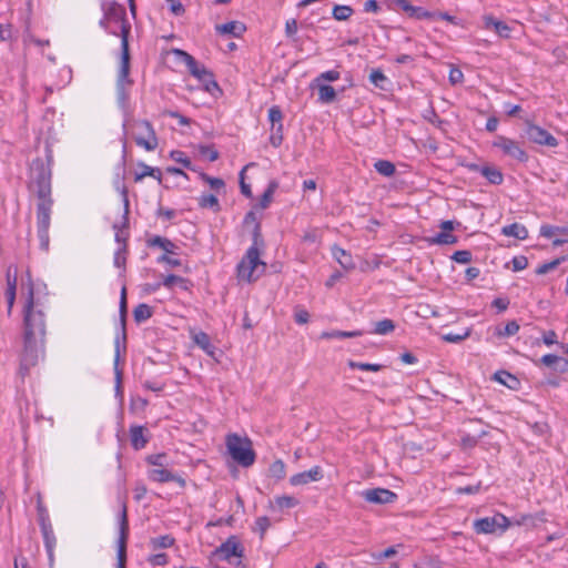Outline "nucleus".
Here are the masks:
<instances>
[{
	"label": "nucleus",
	"mask_w": 568,
	"mask_h": 568,
	"mask_svg": "<svg viewBox=\"0 0 568 568\" xmlns=\"http://www.w3.org/2000/svg\"><path fill=\"white\" fill-rule=\"evenodd\" d=\"M374 168L376 172L386 178L393 176L396 172L395 164L388 160L376 161Z\"/></svg>",
	"instance_id": "34"
},
{
	"label": "nucleus",
	"mask_w": 568,
	"mask_h": 568,
	"mask_svg": "<svg viewBox=\"0 0 568 568\" xmlns=\"http://www.w3.org/2000/svg\"><path fill=\"white\" fill-rule=\"evenodd\" d=\"M149 479L156 481V483H169V481H175L181 487H185L186 481L183 477L173 474L169 469L165 468H153L149 470L148 473Z\"/></svg>",
	"instance_id": "18"
},
{
	"label": "nucleus",
	"mask_w": 568,
	"mask_h": 568,
	"mask_svg": "<svg viewBox=\"0 0 568 568\" xmlns=\"http://www.w3.org/2000/svg\"><path fill=\"white\" fill-rule=\"evenodd\" d=\"M119 538L116 551V568H126V545L129 539V519L128 508L125 503L122 504L121 510L118 515Z\"/></svg>",
	"instance_id": "9"
},
{
	"label": "nucleus",
	"mask_w": 568,
	"mask_h": 568,
	"mask_svg": "<svg viewBox=\"0 0 568 568\" xmlns=\"http://www.w3.org/2000/svg\"><path fill=\"white\" fill-rule=\"evenodd\" d=\"M362 335V332L361 331H338V329H335V331H331V332H323L321 334V338L323 339H333V338H352V337H357V336H361Z\"/></svg>",
	"instance_id": "33"
},
{
	"label": "nucleus",
	"mask_w": 568,
	"mask_h": 568,
	"mask_svg": "<svg viewBox=\"0 0 568 568\" xmlns=\"http://www.w3.org/2000/svg\"><path fill=\"white\" fill-rule=\"evenodd\" d=\"M200 178H201L202 181L207 183L212 190H214L216 192H220L225 186L224 181L222 179H220V178H213V176H210L209 174L203 173V172L200 173Z\"/></svg>",
	"instance_id": "47"
},
{
	"label": "nucleus",
	"mask_w": 568,
	"mask_h": 568,
	"mask_svg": "<svg viewBox=\"0 0 568 568\" xmlns=\"http://www.w3.org/2000/svg\"><path fill=\"white\" fill-rule=\"evenodd\" d=\"M486 433L481 432L478 436H471L469 434H465L460 438L462 446L464 448H473L477 445L478 439L483 437Z\"/></svg>",
	"instance_id": "58"
},
{
	"label": "nucleus",
	"mask_w": 568,
	"mask_h": 568,
	"mask_svg": "<svg viewBox=\"0 0 568 568\" xmlns=\"http://www.w3.org/2000/svg\"><path fill=\"white\" fill-rule=\"evenodd\" d=\"M171 53L175 55L180 61L185 63L190 74L203 84L204 91L215 98L222 94V90L219 83L215 81L213 72L210 71L203 63L196 61L193 55L182 49L174 48L171 50Z\"/></svg>",
	"instance_id": "4"
},
{
	"label": "nucleus",
	"mask_w": 568,
	"mask_h": 568,
	"mask_svg": "<svg viewBox=\"0 0 568 568\" xmlns=\"http://www.w3.org/2000/svg\"><path fill=\"white\" fill-rule=\"evenodd\" d=\"M171 159L178 163H181L185 169L193 170L191 160L182 151H172L170 154Z\"/></svg>",
	"instance_id": "55"
},
{
	"label": "nucleus",
	"mask_w": 568,
	"mask_h": 568,
	"mask_svg": "<svg viewBox=\"0 0 568 568\" xmlns=\"http://www.w3.org/2000/svg\"><path fill=\"white\" fill-rule=\"evenodd\" d=\"M271 527V520L267 516L257 517L253 530L260 534V538L263 539L267 529Z\"/></svg>",
	"instance_id": "45"
},
{
	"label": "nucleus",
	"mask_w": 568,
	"mask_h": 568,
	"mask_svg": "<svg viewBox=\"0 0 568 568\" xmlns=\"http://www.w3.org/2000/svg\"><path fill=\"white\" fill-rule=\"evenodd\" d=\"M354 10L349 6H343V4H336L333 8V18L337 21H345L347 20L352 14Z\"/></svg>",
	"instance_id": "43"
},
{
	"label": "nucleus",
	"mask_w": 568,
	"mask_h": 568,
	"mask_svg": "<svg viewBox=\"0 0 568 568\" xmlns=\"http://www.w3.org/2000/svg\"><path fill=\"white\" fill-rule=\"evenodd\" d=\"M369 80L377 88L384 89V83L387 81V78L382 70L376 69L371 72Z\"/></svg>",
	"instance_id": "56"
},
{
	"label": "nucleus",
	"mask_w": 568,
	"mask_h": 568,
	"mask_svg": "<svg viewBox=\"0 0 568 568\" xmlns=\"http://www.w3.org/2000/svg\"><path fill=\"white\" fill-rule=\"evenodd\" d=\"M138 166L141 169V172H136L135 173V175H134V181L135 182H140L145 176H150L154 172H158V168H152V166H150V165H148V164H145L143 162H139Z\"/></svg>",
	"instance_id": "51"
},
{
	"label": "nucleus",
	"mask_w": 568,
	"mask_h": 568,
	"mask_svg": "<svg viewBox=\"0 0 568 568\" xmlns=\"http://www.w3.org/2000/svg\"><path fill=\"white\" fill-rule=\"evenodd\" d=\"M47 151V163L43 159L37 158L30 165V187L34 190L38 196L37 204V234L40 247L43 251L49 250L50 237L49 229L51 222V212L53 200L51 199V163L52 151L49 146Z\"/></svg>",
	"instance_id": "2"
},
{
	"label": "nucleus",
	"mask_w": 568,
	"mask_h": 568,
	"mask_svg": "<svg viewBox=\"0 0 568 568\" xmlns=\"http://www.w3.org/2000/svg\"><path fill=\"white\" fill-rule=\"evenodd\" d=\"M119 312H120V321H121V325H122V329H123V337L125 338V320H126V288H125V286H123L121 290Z\"/></svg>",
	"instance_id": "46"
},
{
	"label": "nucleus",
	"mask_w": 568,
	"mask_h": 568,
	"mask_svg": "<svg viewBox=\"0 0 568 568\" xmlns=\"http://www.w3.org/2000/svg\"><path fill=\"white\" fill-rule=\"evenodd\" d=\"M283 112L278 105H273L268 109L267 119L271 123V138L270 142L273 146L277 148L283 141Z\"/></svg>",
	"instance_id": "13"
},
{
	"label": "nucleus",
	"mask_w": 568,
	"mask_h": 568,
	"mask_svg": "<svg viewBox=\"0 0 568 568\" xmlns=\"http://www.w3.org/2000/svg\"><path fill=\"white\" fill-rule=\"evenodd\" d=\"M152 315H153L152 307L145 303H140L133 310V317L138 324L148 321L149 318L152 317Z\"/></svg>",
	"instance_id": "27"
},
{
	"label": "nucleus",
	"mask_w": 568,
	"mask_h": 568,
	"mask_svg": "<svg viewBox=\"0 0 568 568\" xmlns=\"http://www.w3.org/2000/svg\"><path fill=\"white\" fill-rule=\"evenodd\" d=\"M133 81L130 78V51L121 52L120 67L116 77V100L125 106L130 99Z\"/></svg>",
	"instance_id": "7"
},
{
	"label": "nucleus",
	"mask_w": 568,
	"mask_h": 568,
	"mask_svg": "<svg viewBox=\"0 0 568 568\" xmlns=\"http://www.w3.org/2000/svg\"><path fill=\"white\" fill-rule=\"evenodd\" d=\"M519 331V324L517 321H509L504 327H497L495 334L498 337H509L517 334Z\"/></svg>",
	"instance_id": "42"
},
{
	"label": "nucleus",
	"mask_w": 568,
	"mask_h": 568,
	"mask_svg": "<svg viewBox=\"0 0 568 568\" xmlns=\"http://www.w3.org/2000/svg\"><path fill=\"white\" fill-rule=\"evenodd\" d=\"M162 284L166 287V288H172L174 285H180L181 287L183 288H186V284H187V280L179 276V275H175V274H169L164 277Z\"/></svg>",
	"instance_id": "48"
},
{
	"label": "nucleus",
	"mask_w": 568,
	"mask_h": 568,
	"mask_svg": "<svg viewBox=\"0 0 568 568\" xmlns=\"http://www.w3.org/2000/svg\"><path fill=\"white\" fill-rule=\"evenodd\" d=\"M316 85L318 89V100L322 103L328 104L335 100L336 92L332 85L325 83H316Z\"/></svg>",
	"instance_id": "28"
},
{
	"label": "nucleus",
	"mask_w": 568,
	"mask_h": 568,
	"mask_svg": "<svg viewBox=\"0 0 568 568\" xmlns=\"http://www.w3.org/2000/svg\"><path fill=\"white\" fill-rule=\"evenodd\" d=\"M40 529L42 532L45 550L48 552L49 558L52 560L54 548L57 546V538H55V535L53 531L52 524L47 523V524L40 525Z\"/></svg>",
	"instance_id": "20"
},
{
	"label": "nucleus",
	"mask_w": 568,
	"mask_h": 568,
	"mask_svg": "<svg viewBox=\"0 0 568 568\" xmlns=\"http://www.w3.org/2000/svg\"><path fill=\"white\" fill-rule=\"evenodd\" d=\"M277 187H278V183L276 181L273 180L268 183L266 190L264 191V193L262 194V196L260 199L258 205L261 209L268 207V205L272 202L273 194L275 193Z\"/></svg>",
	"instance_id": "38"
},
{
	"label": "nucleus",
	"mask_w": 568,
	"mask_h": 568,
	"mask_svg": "<svg viewBox=\"0 0 568 568\" xmlns=\"http://www.w3.org/2000/svg\"><path fill=\"white\" fill-rule=\"evenodd\" d=\"M501 234L505 236H513L518 240H526L528 237V230L523 224L511 223L501 229Z\"/></svg>",
	"instance_id": "24"
},
{
	"label": "nucleus",
	"mask_w": 568,
	"mask_h": 568,
	"mask_svg": "<svg viewBox=\"0 0 568 568\" xmlns=\"http://www.w3.org/2000/svg\"><path fill=\"white\" fill-rule=\"evenodd\" d=\"M126 255L128 245H120L118 250L114 252L113 264L115 267L121 268L122 273L125 272Z\"/></svg>",
	"instance_id": "41"
},
{
	"label": "nucleus",
	"mask_w": 568,
	"mask_h": 568,
	"mask_svg": "<svg viewBox=\"0 0 568 568\" xmlns=\"http://www.w3.org/2000/svg\"><path fill=\"white\" fill-rule=\"evenodd\" d=\"M510 526L509 519L503 515L497 513L493 517H484L476 519L474 521V530L476 534H503Z\"/></svg>",
	"instance_id": "10"
},
{
	"label": "nucleus",
	"mask_w": 568,
	"mask_h": 568,
	"mask_svg": "<svg viewBox=\"0 0 568 568\" xmlns=\"http://www.w3.org/2000/svg\"><path fill=\"white\" fill-rule=\"evenodd\" d=\"M225 444L227 453L240 466L250 467L255 463L256 454L250 438L230 434L226 436Z\"/></svg>",
	"instance_id": "5"
},
{
	"label": "nucleus",
	"mask_w": 568,
	"mask_h": 568,
	"mask_svg": "<svg viewBox=\"0 0 568 568\" xmlns=\"http://www.w3.org/2000/svg\"><path fill=\"white\" fill-rule=\"evenodd\" d=\"M540 235L547 239L552 237L556 234H568V226H555L550 224H542L540 226Z\"/></svg>",
	"instance_id": "39"
},
{
	"label": "nucleus",
	"mask_w": 568,
	"mask_h": 568,
	"mask_svg": "<svg viewBox=\"0 0 568 568\" xmlns=\"http://www.w3.org/2000/svg\"><path fill=\"white\" fill-rule=\"evenodd\" d=\"M364 499L373 504H392L397 499V495L386 488H372L362 493Z\"/></svg>",
	"instance_id": "16"
},
{
	"label": "nucleus",
	"mask_w": 568,
	"mask_h": 568,
	"mask_svg": "<svg viewBox=\"0 0 568 568\" xmlns=\"http://www.w3.org/2000/svg\"><path fill=\"white\" fill-rule=\"evenodd\" d=\"M402 545H397V546H390L388 548H386L384 551L382 552H377V554H373L372 557L377 560V561H382L386 558H390L393 556H395L397 554V548L400 547Z\"/></svg>",
	"instance_id": "61"
},
{
	"label": "nucleus",
	"mask_w": 568,
	"mask_h": 568,
	"mask_svg": "<svg viewBox=\"0 0 568 568\" xmlns=\"http://www.w3.org/2000/svg\"><path fill=\"white\" fill-rule=\"evenodd\" d=\"M199 206L202 209H211L214 212H219L221 210L217 197L211 193H203L197 199Z\"/></svg>",
	"instance_id": "29"
},
{
	"label": "nucleus",
	"mask_w": 568,
	"mask_h": 568,
	"mask_svg": "<svg viewBox=\"0 0 568 568\" xmlns=\"http://www.w3.org/2000/svg\"><path fill=\"white\" fill-rule=\"evenodd\" d=\"M333 257L339 263V265L345 270H352L355 267V263L353 261L352 255L346 252L344 248L334 245L332 247Z\"/></svg>",
	"instance_id": "23"
},
{
	"label": "nucleus",
	"mask_w": 568,
	"mask_h": 568,
	"mask_svg": "<svg viewBox=\"0 0 568 568\" xmlns=\"http://www.w3.org/2000/svg\"><path fill=\"white\" fill-rule=\"evenodd\" d=\"M485 29H493L498 36L504 38L510 37V27L501 20H497L491 14H486L483 18Z\"/></svg>",
	"instance_id": "19"
},
{
	"label": "nucleus",
	"mask_w": 568,
	"mask_h": 568,
	"mask_svg": "<svg viewBox=\"0 0 568 568\" xmlns=\"http://www.w3.org/2000/svg\"><path fill=\"white\" fill-rule=\"evenodd\" d=\"M174 542H175V539L171 535H163V536L151 538L150 547L153 550L162 549V548H170L174 545Z\"/></svg>",
	"instance_id": "35"
},
{
	"label": "nucleus",
	"mask_w": 568,
	"mask_h": 568,
	"mask_svg": "<svg viewBox=\"0 0 568 568\" xmlns=\"http://www.w3.org/2000/svg\"><path fill=\"white\" fill-rule=\"evenodd\" d=\"M452 260L460 264L469 263L471 261V252L468 250L456 251L452 255Z\"/></svg>",
	"instance_id": "59"
},
{
	"label": "nucleus",
	"mask_w": 568,
	"mask_h": 568,
	"mask_svg": "<svg viewBox=\"0 0 568 568\" xmlns=\"http://www.w3.org/2000/svg\"><path fill=\"white\" fill-rule=\"evenodd\" d=\"M495 381L507 386L510 389H516L519 385V379L506 371H498L494 375Z\"/></svg>",
	"instance_id": "26"
},
{
	"label": "nucleus",
	"mask_w": 568,
	"mask_h": 568,
	"mask_svg": "<svg viewBox=\"0 0 568 568\" xmlns=\"http://www.w3.org/2000/svg\"><path fill=\"white\" fill-rule=\"evenodd\" d=\"M261 251L255 246H250L236 266L239 280L251 283L265 271L266 264L260 258Z\"/></svg>",
	"instance_id": "6"
},
{
	"label": "nucleus",
	"mask_w": 568,
	"mask_h": 568,
	"mask_svg": "<svg viewBox=\"0 0 568 568\" xmlns=\"http://www.w3.org/2000/svg\"><path fill=\"white\" fill-rule=\"evenodd\" d=\"M103 12L99 21V26L108 33L121 38V52L129 50V36L131 32V24L126 20L125 8L116 1H103L101 3Z\"/></svg>",
	"instance_id": "3"
},
{
	"label": "nucleus",
	"mask_w": 568,
	"mask_h": 568,
	"mask_svg": "<svg viewBox=\"0 0 568 568\" xmlns=\"http://www.w3.org/2000/svg\"><path fill=\"white\" fill-rule=\"evenodd\" d=\"M195 343L205 352L212 353V344L210 342V337L206 333L201 332L195 336Z\"/></svg>",
	"instance_id": "54"
},
{
	"label": "nucleus",
	"mask_w": 568,
	"mask_h": 568,
	"mask_svg": "<svg viewBox=\"0 0 568 568\" xmlns=\"http://www.w3.org/2000/svg\"><path fill=\"white\" fill-rule=\"evenodd\" d=\"M341 77L339 72L336 71V70H328V71H325V72H322L316 79H315V82L316 83H323V81H336L338 80Z\"/></svg>",
	"instance_id": "60"
},
{
	"label": "nucleus",
	"mask_w": 568,
	"mask_h": 568,
	"mask_svg": "<svg viewBox=\"0 0 568 568\" xmlns=\"http://www.w3.org/2000/svg\"><path fill=\"white\" fill-rule=\"evenodd\" d=\"M436 14H437L436 11H428V10L424 9L423 7L413 6L408 16L412 18L418 19V20H423V19L435 20Z\"/></svg>",
	"instance_id": "44"
},
{
	"label": "nucleus",
	"mask_w": 568,
	"mask_h": 568,
	"mask_svg": "<svg viewBox=\"0 0 568 568\" xmlns=\"http://www.w3.org/2000/svg\"><path fill=\"white\" fill-rule=\"evenodd\" d=\"M220 559L230 561L232 557L242 558L244 556V547L236 536H230L214 551Z\"/></svg>",
	"instance_id": "14"
},
{
	"label": "nucleus",
	"mask_w": 568,
	"mask_h": 568,
	"mask_svg": "<svg viewBox=\"0 0 568 568\" xmlns=\"http://www.w3.org/2000/svg\"><path fill=\"white\" fill-rule=\"evenodd\" d=\"M148 562L154 567H156V566L163 567L169 564V556L165 552L150 555L148 557Z\"/></svg>",
	"instance_id": "53"
},
{
	"label": "nucleus",
	"mask_w": 568,
	"mask_h": 568,
	"mask_svg": "<svg viewBox=\"0 0 568 568\" xmlns=\"http://www.w3.org/2000/svg\"><path fill=\"white\" fill-rule=\"evenodd\" d=\"M133 139L138 146L152 152L159 146L155 130L149 120H133L131 124Z\"/></svg>",
	"instance_id": "8"
},
{
	"label": "nucleus",
	"mask_w": 568,
	"mask_h": 568,
	"mask_svg": "<svg viewBox=\"0 0 568 568\" xmlns=\"http://www.w3.org/2000/svg\"><path fill=\"white\" fill-rule=\"evenodd\" d=\"M270 476L281 480L286 475V466L285 463L282 459L274 460L268 468Z\"/></svg>",
	"instance_id": "40"
},
{
	"label": "nucleus",
	"mask_w": 568,
	"mask_h": 568,
	"mask_svg": "<svg viewBox=\"0 0 568 568\" xmlns=\"http://www.w3.org/2000/svg\"><path fill=\"white\" fill-rule=\"evenodd\" d=\"M511 264H513V270L515 272H519V271L525 270L528 266V260L526 256H523V255L515 256L511 260Z\"/></svg>",
	"instance_id": "64"
},
{
	"label": "nucleus",
	"mask_w": 568,
	"mask_h": 568,
	"mask_svg": "<svg viewBox=\"0 0 568 568\" xmlns=\"http://www.w3.org/2000/svg\"><path fill=\"white\" fill-rule=\"evenodd\" d=\"M251 165H253V164L251 163V164L245 165V166L241 170V172H240V189H241V193H242L244 196H246V197H252V190H251V185H250V184H247V183H245V181H244V172H245V170H246L248 166H251Z\"/></svg>",
	"instance_id": "62"
},
{
	"label": "nucleus",
	"mask_w": 568,
	"mask_h": 568,
	"mask_svg": "<svg viewBox=\"0 0 568 568\" xmlns=\"http://www.w3.org/2000/svg\"><path fill=\"white\" fill-rule=\"evenodd\" d=\"M116 190L122 195L123 205H124V213L122 215V222L121 224H114L113 229L115 230V242L119 243V245H128V239H129V191L128 187L124 184L118 185Z\"/></svg>",
	"instance_id": "11"
},
{
	"label": "nucleus",
	"mask_w": 568,
	"mask_h": 568,
	"mask_svg": "<svg viewBox=\"0 0 568 568\" xmlns=\"http://www.w3.org/2000/svg\"><path fill=\"white\" fill-rule=\"evenodd\" d=\"M273 503L281 510L294 508L300 504L298 499L288 495L276 496Z\"/></svg>",
	"instance_id": "37"
},
{
	"label": "nucleus",
	"mask_w": 568,
	"mask_h": 568,
	"mask_svg": "<svg viewBox=\"0 0 568 568\" xmlns=\"http://www.w3.org/2000/svg\"><path fill=\"white\" fill-rule=\"evenodd\" d=\"M37 513H38L39 525L51 523L49 511H48L47 507L44 506L40 495H38V500H37Z\"/></svg>",
	"instance_id": "50"
},
{
	"label": "nucleus",
	"mask_w": 568,
	"mask_h": 568,
	"mask_svg": "<svg viewBox=\"0 0 568 568\" xmlns=\"http://www.w3.org/2000/svg\"><path fill=\"white\" fill-rule=\"evenodd\" d=\"M481 175L485 176L489 183L499 185L504 181L501 171L494 165H483Z\"/></svg>",
	"instance_id": "25"
},
{
	"label": "nucleus",
	"mask_w": 568,
	"mask_h": 568,
	"mask_svg": "<svg viewBox=\"0 0 568 568\" xmlns=\"http://www.w3.org/2000/svg\"><path fill=\"white\" fill-rule=\"evenodd\" d=\"M294 320L297 324H306L310 321V313L301 307H295Z\"/></svg>",
	"instance_id": "63"
},
{
	"label": "nucleus",
	"mask_w": 568,
	"mask_h": 568,
	"mask_svg": "<svg viewBox=\"0 0 568 568\" xmlns=\"http://www.w3.org/2000/svg\"><path fill=\"white\" fill-rule=\"evenodd\" d=\"M23 349L20 356L19 375L24 378L43 354L47 325L44 312L34 303L33 285L30 284L23 305Z\"/></svg>",
	"instance_id": "1"
},
{
	"label": "nucleus",
	"mask_w": 568,
	"mask_h": 568,
	"mask_svg": "<svg viewBox=\"0 0 568 568\" xmlns=\"http://www.w3.org/2000/svg\"><path fill=\"white\" fill-rule=\"evenodd\" d=\"M145 428L140 425H133L130 427V440L131 445L135 450L144 448L149 442V438L144 434Z\"/></svg>",
	"instance_id": "21"
},
{
	"label": "nucleus",
	"mask_w": 568,
	"mask_h": 568,
	"mask_svg": "<svg viewBox=\"0 0 568 568\" xmlns=\"http://www.w3.org/2000/svg\"><path fill=\"white\" fill-rule=\"evenodd\" d=\"M200 154L205 158L206 160H209L210 162H214L219 159V151L212 146V145H201L200 149Z\"/></svg>",
	"instance_id": "52"
},
{
	"label": "nucleus",
	"mask_w": 568,
	"mask_h": 568,
	"mask_svg": "<svg viewBox=\"0 0 568 568\" xmlns=\"http://www.w3.org/2000/svg\"><path fill=\"white\" fill-rule=\"evenodd\" d=\"M458 241L457 236L449 232H439L435 236L430 237L428 242L430 244L449 245L456 244Z\"/></svg>",
	"instance_id": "36"
},
{
	"label": "nucleus",
	"mask_w": 568,
	"mask_h": 568,
	"mask_svg": "<svg viewBox=\"0 0 568 568\" xmlns=\"http://www.w3.org/2000/svg\"><path fill=\"white\" fill-rule=\"evenodd\" d=\"M149 246H158L162 248L166 253H174V250L176 248L175 244L170 241L169 239L155 235L148 242Z\"/></svg>",
	"instance_id": "30"
},
{
	"label": "nucleus",
	"mask_w": 568,
	"mask_h": 568,
	"mask_svg": "<svg viewBox=\"0 0 568 568\" xmlns=\"http://www.w3.org/2000/svg\"><path fill=\"white\" fill-rule=\"evenodd\" d=\"M349 367L356 368L359 371H372L378 372L383 368L381 364H371V363H362V362H349Z\"/></svg>",
	"instance_id": "57"
},
{
	"label": "nucleus",
	"mask_w": 568,
	"mask_h": 568,
	"mask_svg": "<svg viewBox=\"0 0 568 568\" xmlns=\"http://www.w3.org/2000/svg\"><path fill=\"white\" fill-rule=\"evenodd\" d=\"M493 145L500 149L505 155L514 158L519 162L528 161V154L526 151L516 141L509 138L497 135Z\"/></svg>",
	"instance_id": "12"
},
{
	"label": "nucleus",
	"mask_w": 568,
	"mask_h": 568,
	"mask_svg": "<svg viewBox=\"0 0 568 568\" xmlns=\"http://www.w3.org/2000/svg\"><path fill=\"white\" fill-rule=\"evenodd\" d=\"M119 362H120V351L119 345L116 344L115 347V355H114V375H115V394L116 396L122 397L123 390H122V371L119 368Z\"/></svg>",
	"instance_id": "31"
},
{
	"label": "nucleus",
	"mask_w": 568,
	"mask_h": 568,
	"mask_svg": "<svg viewBox=\"0 0 568 568\" xmlns=\"http://www.w3.org/2000/svg\"><path fill=\"white\" fill-rule=\"evenodd\" d=\"M395 329V323L390 318H384L375 323L374 328L372 331L373 334L376 335H388Z\"/></svg>",
	"instance_id": "32"
},
{
	"label": "nucleus",
	"mask_w": 568,
	"mask_h": 568,
	"mask_svg": "<svg viewBox=\"0 0 568 568\" xmlns=\"http://www.w3.org/2000/svg\"><path fill=\"white\" fill-rule=\"evenodd\" d=\"M216 31L222 34H231L235 38H240L246 31V27L240 21H230L216 26Z\"/></svg>",
	"instance_id": "22"
},
{
	"label": "nucleus",
	"mask_w": 568,
	"mask_h": 568,
	"mask_svg": "<svg viewBox=\"0 0 568 568\" xmlns=\"http://www.w3.org/2000/svg\"><path fill=\"white\" fill-rule=\"evenodd\" d=\"M564 261H566L565 256L555 258V260H552L550 262H547V263H544V264H540L537 267L536 273L538 275L547 274L548 272H550V271L555 270L556 267H558Z\"/></svg>",
	"instance_id": "49"
},
{
	"label": "nucleus",
	"mask_w": 568,
	"mask_h": 568,
	"mask_svg": "<svg viewBox=\"0 0 568 568\" xmlns=\"http://www.w3.org/2000/svg\"><path fill=\"white\" fill-rule=\"evenodd\" d=\"M526 135L529 141L539 145H547L550 148L558 145V140L551 133L530 122L527 123Z\"/></svg>",
	"instance_id": "15"
},
{
	"label": "nucleus",
	"mask_w": 568,
	"mask_h": 568,
	"mask_svg": "<svg viewBox=\"0 0 568 568\" xmlns=\"http://www.w3.org/2000/svg\"><path fill=\"white\" fill-rule=\"evenodd\" d=\"M323 478V469L321 466H314L310 470L302 471L293 475L290 478V484L292 486H301L306 485L311 481H318Z\"/></svg>",
	"instance_id": "17"
}]
</instances>
